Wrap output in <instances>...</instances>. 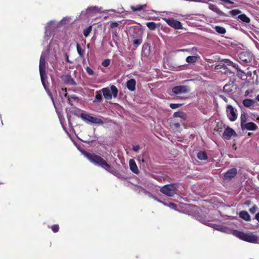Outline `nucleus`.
<instances>
[{
	"mask_svg": "<svg viewBox=\"0 0 259 259\" xmlns=\"http://www.w3.org/2000/svg\"><path fill=\"white\" fill-rule=\"evenodd\" d=\"M217 229L221 232L227 233H232L233 235L243 241L251 243L259 244V237L251 232L244 233L237 230H231L226 227H218Z\"/></svg>",
	"mask_w": 259,
	"mask_h": 259,
	"instance_id": "nucleus-1",
	"label": "nucleus"
},
{
	"mask_svg": "<svg viewBox=\"0 0 259 259\" xmlns=\"http://www.w3.org/2000/svg\"><path fill=\"white\" fill-rule=\"evenodd\" d=\"M81 152L94 164L100 166L110 172H112L113 170L111 165L101 157L94 154L87 153L85 151H82Z\"/></svg>",
	"mask_w": 259,
	"mask_h": 259,
	"instance_id": "nucleus-2",
	"label": "nucleus"
},
{
	"mask_svg": "<svg viewBox=\"0 0 259 259\" xmlns=\"http://www.w3.org/2000/svg\"><path fill=\"white\" fill-rule=\"evenodd\" d=\"M104 98L107 100H110L112 98V95L114 98L117 97L118 89L114 85L110 86V89L104 88L101 90Z\"/></svg>",
	"mask_w": 259,
	"mask_h": 259,
	"instance_id": "nucleus-3",
	"label": "nucleus"
},
{
	"mask_svg": "<svg viewBox=\"0 0 259 259\" xmlns=\"http://www.w3.org/2000/svg\"><path fill=\"white\" fill-rule=\"evenodd\" d=\"M238 58L240 63L243 65H247L251 62L253 56L250 52H242L239 54Z\"/></svg>",
	"mask_w": 259,
	"mask_h": 259,
	"instance_id": "nucleus-4",
	"label": "nucleus"
},
{
	"mask_svg": "<svg viewBox=\"0 0 259 259\" xmlns=\"http://www.w3.org/2000/svg\"><path fill=\"white\" fill-rule=\"evenodd\" d=\"M39 70L41 82L45 87V79L47 77L46 73V60L44 57L41 56L39 60Z\"/></svg>",
	"mask_w": 259,
	"mask_h": 259,
	"instance_id": "nucleus-5",
	"label": "nucleus"
},
{
	"mask_svg": "<svg viewBox=\"0 0 259 259\" xmlns=\"http://www.w3.org/2000/svg\"><path fill=\"white\" fill-rule=\"evenodd\" d=\"M78 118H80L87 122L100 123H102V120L97 117L91 116L90 114H75Z\"/></svg>",
	"mask_w": 259,
	"mask_h": 259,
	"instance_id": "nucleus-6",
	"label": "nucleus"
},
{
	"mask_svg": "<svg viewBox=\"0 0 259 259\" xmlns=\"http://www.w3.org/2000/svg\"><path fill=\"white\" fill-rule=\"evenodd\" d=\"M59 118L61 123V125L64 130L66 131L68 127H70L71 123L70 122L71 116L69 114H65V117L63 114H60Z\"/></svg>",
	"mask_w": 259,
	"mask_h": 259,
	"instance_id": "nucleus-7",
	"label": "nucleus"
},
{
	"mask_svg": "<svg viewBox=\"0 0 259 259\" xmlns=\"http://www.w3.org/2000/svg\"><path fill=\"white\" fill-rule=\"evenodd\" d=\"M161 191L168 196H172L176 193V188L174 185H167L161 189Z\"/></svg>",
	"mask_w": 259,
	"mask_h": 259,
	"instance_id": "nucleus-8",
	"label": "nucleus"
},
{
	"mask_svg": "<svg viewBox=\"0 0 259 259\" xmlns=\"http://www.w3.org/2000/svg\"><path fill=\"white\" fill-rule=\"evenodd\" d=\"M178 115V114H174V117L168 120L171 128L175 132H180V124L177 121L178 118L179 117Z\"/></svg>",
	"mask_w": 259,
	"mask_h": 259,
	"instance_id": "nucleus-9",
	"label": "nucleus"
},
{
	"mask_svg": "<svg viewBox=\"0 0 259 259\" xmlns=\"http://www.w3.org/2000/svg\"><path fill=\"white\" fill-rule=\"evenodd\" d=\"M165 22L168 25L176 29H182L183 28L181 23L173 18L171 19H164Z\"/></svg>",
	"mask_w": 259,
	"mask_h": 259,
	"instance_id": "nucleus-10",
	"label": "nucleus"
},
{
	"mask_svg": "<svg viewBox=\"0 0 259 259\" xmlns=\"http://www.w3.org/2000/svg\"><path fill=\"white\" fill-rule=\"evenodd\" d=\"M189 92L188 88L185 85H178L172 89V92L174 95H178L185 94Z\"/></svg>",
	"mask_w": 259,
	"mask_h": 259,
	"instance_id": "nucleus-11",
	"label": "nucleus"
},
{
	"mask_svg": "<svg viewBox=\"0 0 259 259\" xmlns=\"http://www.w3.org/2000/svg\"><path fill=\"white\" fill-rule=\"evenodd\" d=\"M236 136L235 132L229 127H227L223 133V137L227 140H229L232 137Z\"/></svg>",
	"mask_w": 259,
	"mask_h": 259,
	"instance_id": "nucleus-12",
	"label": "nucleus"
},
{
	"mask_svg": "<svg viewBox=\"0 0 259 259\" xmlns=\"http://www.w3.org/2000/svg\"><path fill=\"white\" fill-rule=\"evenodd\" d=\"M62 80L66 84L76 85V83L70 75L67 74L62 77Z\"/></svg>",
	"mask_w": 259,
	"mask_h": 259,
	"instance_id": "nucleus-13",
	"label": "nucleus"
},
{
	"mask_svg": "<svg viewBox=\"0 0 259 259\" xmlns=\"http://www.w3.org/2000/svg\"><path fill=\"white\" fill-rule=\"evenodd\" d=\"M257 128V125L253 122H249L246 123L245 124H242V129L247 130L248 131H255Z\"/></svg>",
	"mask_w": 259,
	"mask_h": 259,
	"instance_id": "nucleus-14",
	"label": "nucleus"
},
{
	"mask_svg": "<svg viewBox=\"0 0 259 259\" xmlns=\"http://www.w3.org/2000/svg\"><path fill=\"white\" fill-rule=\"evenodd\" d=\"M136 81L135 79H130L126 82V87L130 91H134L136 89Z\"/></svg>",
	"mask_w": 259,
	"mask_h": 259,
	"instance_id": "nucleus-15",
	"label": "nucleus"
},
{
	"mask_svg": "<svg viewBox=\"0 0 259 259\" xmlns=\"http://www.w3.org/2000/svg\"><path fill=\"white\" fill-rule=\"evenodd\" d=\"M129 165L130 169L135 174L139 173V169L135 161L133 159H130L129 161Z\"/></svg>",
	"mask_w": 259,
	"mask_h": 259,
	"instance_id": "nucleus-16",
	"label": "nucleus"
},
{
	"mask_svg": "<svg viewBox=\"0 0 259 259\" xmlns=\"http://www.w3.org/2000/svg\"><path fill=\"white\" fill-rule=\"evenodd\" d=\"M209 9L213 11V12L217 13L218 15L222 16H227V15L223 12V11H221L219 8L214 5H210L209 6Z\"/></svg>",
	"mask_w": 259,
	"mask_h": 259,
	"instance_id": "nucleus-17",
	"label": "nucleus"
},
{
	"mask_svg": "<svg viewBox=\"0 0 259 259\" xmlns=\"http://www.w3.org/2000/svg\"><path fill=\"white\" fill-rule=\"evenodd\" d=\"M237 170L235 168H232L229 170L224 175L225 179H230L234 177L236 174Z\"/></svg>",
	"mask_w": 259,
	"mask_h": 259,
	"instance_id": "nucleus-18",
	"label": "nucleus"
},
{
	"mask_svg": "<svg viewBox=\"0 0 259 259\" xmlns=\"http://www.w3.org/2000/svg\"><path fill=\"white\" fill-rule=\"evenodd\" d=\"M255 102V101L253 100L246 99L243 101V104L246 107H250L254 106Z\"/></svg>",
	"mask_w": 259,
	"mask_h": 259,
	"instance_id": "nucleus-19",
	"label": "nucleus"
},
{
	"mask_svg": "<svg viewBox=\"0 0 259 259\" xmlns=\"http://www.w3.org/2000/svg\"><path fill=\"white\" fill-rule=\"evenodd\" d=\"M237 18L244 23H249L250 22V18L244 14L239 15Z\"/></svg>",
	"mask_w": 259,
	"mask_h": 259,
	"instance_id": "nucleus-20",
	"label": "nucleus"
},
{
	"mask_svg": "<svg viewBox=\"0 0 259 259\" xmlns=\"http://www.w3.org/2000/svg\"><path fill=\"white\" fill-rule=\"evenodd\" d=\"M146 7H147L146 4L138 5L136 6H131V9L133 10V11L136 12V11H141V10L145 9Z\"/></svg>",
	"mask_w": 259,
	"mask_h": 259,
	"instance_id": "nucleus-21",
	"label": "nucleus"
},
{
	"mask_svg": "<svg viewBox=\"0 0 259 259\" xmlns=\"http://www.w3.org/2000/svg\"><path fill=\"white\" fill-rule=\"evenodd\" d=\"M198 56H189L187 57L186 60L188 63H194L198 60Z\"/></svg>",
	"mask_w": 259,
	"mask_h": 259,
	"instance_id": "nucleus-22",
	"label": "nucleus"
},
{
	"mask_svg": "<svg viewBox=\"0 0 259 259\" xmlns=\"http://www.w3.org/2000/svg\"><path fill=\"white\" fill-rule=\"evenodd\" d=\"M142 36H140L137 39H133V45L134 47L137 48L142 43Z\"/></svg>",
	"mask_w": 259,
	"mask_h": 259,
	"instance_id": "nucleus-23",
	"label": "nucleus"
},
{
	"mask_svg": "<svg viewBox=\"0 0 259 259\" xmlns=\"http://www.w3.org/2000/svg\"><path fill=\"white\" fill-rule=\"evenodd\" d=\"M233 89L234 87L232 84H226L223 88L224 91L228 93L232 92L234 90Z\"/></svg>",
	"mask_w": 259,
	"mask_h": 259,
	"instance_id": "nucleus-24",
	"label": "nucleus"
},
{
	"mask_svg": "<svg viewBox=\"0 0 259 259\" xmlns=\"http://www.w3.org/2000/svg\"><path fill=\"white\" fill-rule=\"evenodd\" d=\"M239 215L240 218L245 220V221H249L250 220V215L247 212L245 211H242L240 212Z\"/></svg>",
	"mask_w": 259,
	"mask_h": 259,
	"instance_id": "nucleus-25",
	"label": "nucleus"
},
{
	"mask_svg": "<svg viewBox=\"0 0 259 259\" xmlns=\"http://www.w3.org/2000/svg\"><path fill=\"white\" fill-rule=\"evenodd\" d=\"M214 28L215 30L219 34H224L226 32V29L223 27L216 26Z\"/></svg>",
	"mask_w": 259,
	"mask_h": 259,
	"instance_id": "nucleus-26",
	"label": "nucleus"
},
{
	"mask_svg": "<svg viewBox=\"0 0 259 259\" xmlns=\"http://www.w3.org/2000/svg\"><path fill=\"white\" fill-rule=\"evenodd\" d=\"M146 26L151 30H154L156 27L157 24L154 22H148L146 23Z\"/></svg>",
	"mask_w": 259,
	"mask_h": 259,
	"instance_id": "nucleus-27",
	"label": "nucleus"
},
{
	"mask_svg": "<svg viewBox=\"0 0 259 259\" xmlns=\"http://www.w3.org/2000/svg\"><path fill=\"white\" fill-rule=\"evenodd\" d=\"M76 49L79 56L81 57H83L84 56L85 50L82 49L78 44H77Z\"/></svg>",
	"mask_w": 259,
	"mask_h": 259,
	"instance_id": "nucleus-28",
	"label": "nucleus"
},
{
	"mask_svg": "<svg viewBox=\"0 0 259 259\" xmlns=\"http://www.w3.org/2000/svg\"><path fill=\"white\" fill-rule=\"evenodd\" d=\"M102 99V96L100 92H97L94 102H100Z\"/></svg>",
	"mask_w": 259,
	"mask_h": 259,
	"instance_id": "nucleus-29",
	"label": "nucleus"
},
{
	"mask_svg": "<svg viewBox=\"0 0 259 259\" xmlns=\"http://www.w3.org/2000/svg\"><path fill=\"white\" fill-rule=\"evenodd\" d=\"M92 30V26H90L83 31V34L84 36L88 37Z\"/></svg>",
	"mask_w": 259,
	"mask_h": 259,
	"instance_id": "nucleus-30",
	"label": "nucleus"
},
{
	"mask_svg": "<svg viewBox=\"0 0 259 259\" xmlns=\"http://www.w3.org/2000/svg\"><path fill=\"white\" fill-rule=\"evenodd\" d=\"M197 157L200 160H205L207 158L206 153L203 152H199L197 154Z\"/></svg>",
	"mask_w": 259,
	"mask_h": 259,
	"instance_id": "nucleus-31",
	"label": "nucleus"
},
{
	"mask_svg": "<svg viewBox=\"0 0 259 259\" xmlns=\"http://www.w3.org/2000/svg\"><path fill=\"white\" fill-rule=\"evenodd\" d=\"M140 36H142V32L139 30L131 35V37L133 39H137Z\"/></svg>",
	"mask_w": 259,
	"mask_h": 259,
	"instance_id": "nucleus-32",
	"label": "nucleus"
},
{
	"mask_svg": "<svg viewBox=\"0 0 259 259\" xmlns=\"http://www.w3.org/2000/svg\"><path fill=\"white\" fill-rule=\"evenodd\" d=\"M241 11L238 9L232 10L229 12V14L232 16H236L238 14H241Z\"/></svg>",
	"mask_w": 259,
	"mask_h": 259,
	"instance_id": "nucleus-33",
	"label": "nucleus"
},
{
	"mask_svg": "<svg viewBox=\"0 0 259 259\" xmlns=\"http://www.w3.org/2000/svg\"><path fill=\"white\" fill-rule=\"evenodd\" d=\"M110 63V60L109 59H105L102 62V65L104 67H107L108 66H109Z\"/></svg>",
	"mask_w": 259,
	"mask_h": 259,
	"instance_id": "nucleus-34",
	"label": "nucleus"
},
{
	"mask_svg": "<svg viewBox=\"0 0 259 259\" xmlns=\"http://www.w3.org/2000/svg\"><path fill=\"white\" fill-rule=\"evenodd\" d=\"M227 112L228 113H235L234 108L231 105H228L226 109Z\"/></svg>",
	"mask_w": 259,
	"mask_h": 259,
	"instance_id": "nucleus-35",
	"label": "nucleus"
},
{
	"mask_svg": "<svg viewBox=\"0 0 259 259\" xmlns=\"http://www.w3.org/2000/svg\"><path fill=\"white\" fill-rule=\"evenodd\" d=\"M246 115L245 114H241V127H242V124H245L246 123Z\"/></svg>",
	"mask_w": 259,
	"mask_h": 259,
	"instance_id": "nucleus-36",
	"label": "nucleus"
},
{
	"mask_svg": "<svg viewBox=\"0 0 259 259\" xmlns=\"http://www.w3.org/2000/svg\"><path fill=\"white\" fill-rule=\"evenodd\" d=\"M228 117L231 121H235L237 117L236 114H228Z\"/></svg>",
	"mask_w": 259,
	"mask_h": 259,
	"instance_id": "nucleus-37",
	"label": "nucleus"
},
{
	"mask_svg": "<svg viewBox=\"0 0 259 259\" xmlns=\"http://www.w3.org/2000/svg\"><path fill=\"white\" fill-rule=\"evenodd\" d=\"M85 70L88 74H89L90 75H93L95 74L94 71L90 67L88 66L85 68Z\"/></svg>",
	"mask_w": 259,
	"mask_h": 259,
	"instance_id": "nucleus-38",
	"label": "nucleus"
},
{
	"mask_svg": "<svg viewBox=\"0 0 259 259\" xmlns=\"http://www.w3.org/2000/svg\"><path fill=\"white\" fill-rule=\"evenodd\" d=\"M181 106V104H174V103H171L170 104V107L172 109H177L179 107H180Z\"/></svg>",
	"mask_w": 259,
	"mask_h": 259,
	"instance_id": "nucleus-39",
	"label": "nucleus"
},
{
	"mask_svg": "<svg viewBox=\"0 0 259 259\" xmlns=\"http://www.w3.org/2000/svg\"><path fill=\"white\" fill-rule=\"evenodd\" d=\"M118 25H119L118 23L116 22H111L110 24V27L111 28H114L118 27Z\"/></svg>",
	"mask_w": 259,
	"mask_h": 259,
	"instance_id": "nucleus-40",
	"label": "nucleus"
},
{
	"mask_svg": "<svg viewBox=\"0 0 259 259\" xmlns=\"http://www.w3.org/2000/svg\"><path fill=\"white\" fill-rule=\"evenodd\" d=\"M52 231L56 233L59 230V226L57 225H55L52 226L51 227Z\"/></svg>",
	"mask_w": 259,
	"mask_h": 259,
	"instance_id": "nucleus-41",
	"label": "nucleus"
},
{
	"mask_svg": "<svg viewBox=\"0 0 259 259\" xmlns=\"http://www.w3.org/2000/svg\"><path fill=\"white\" fill-rule=\"evenodd\" d=\"M180 51H188V52H190V51L189 50H188V49H181L180 50ZM197 51V49L196 48H195V47H193L191 50V52L192 53V52H196Z\"/></svg>",
	"mask_w": 259,
	"mask_h": 259,
	"instance_id": "nucleus-42",
	"label": "nucleus"
},
{
	"mask_svg": "<svg viewBox=\"0 0 259 259\" xmlns=\"http://www.w3.org/2000/svg\"><path fill=\"white\" fill-rule=\"evenodd\" d=\"M88 10L90 12H97L98 10V8L97 7H92L88 8Z\"/></svg>",
	"mask_w": 259,
	"mask_h": 259,
	"instance_id": "nucleus-43",
	"label": "nucleus"
},
{
	"mask_svg": "<svg viewBox=\"0 0 259 259\" xmlns=\"http://www.w3.org/2000/svg\"><path fill=\"white\" fill-rule=\"evenodd\" d=\"M256 209L257 207L254 206L249 209V211L252 213H254L256 211Z\"/></svg>",
	"mask_w": 259,
	"mask_h": 259,
	"instance_id": "nucleus-44",
	"label": "nucleus"
},
{
	"mask_svg": "<svg viewBox=\"0 0 259 259\" xmlns=\"http://www.w3.org/2000/svg\"><path fill=\"white\" fill-rule=\"evenodd\" d=\"M168 207L173 209H176V205L173 203H169L168 204Z\"/></svg>",
	"mask_w": 259,
	"mask_h": 259,
	"instance_id": "nucleus-45",
	"label": "nucleus"
},
{
	"mask_svg": "<svg viewBox=\"0 0 259 259\" xmlns=\"http://www.w3.org/2000/svg\"><path fill=\"white\" fill-rule=\"evenodd\" d=\"M140 146L139 145H135L133 147V149L135 152H138L140 149Z\"/></svg>",
	"mask_w": 259,
	"mask_h": 259,
	"instance_id": "nucleus-46",
	"label": "nucleus"
},
{
	"mask_svg": "<svg viewBox=\"0 0 259 259\" xmlns=\"http://www.w3.org/2000/svg\"><path fill=\"white\" fill-rule=\"evenodd\" d=\"M155 200H156L157 201H158V202H159L160 203H161L162 204H163L165 206H168V204L169 203H165V202H162V201L161 200H159L156 198H155Z\"/></svg>",
	"mask_w": 259,
	"mask_h": 259,
	"instance_id": "nucleus-47",
	"label": "nucleus"
},
{
	"mask_svg": "<svg viewBox=\"0 0 259 259\" xmlns=\"http://www.w3.org/2000/svg\"><path fill=\"white\" fill-rule=\"evenodd\" d=\"M222 2H225V3H228V4H234V2L230 1V0H221Z\"/></svg>",
	"mask_w": 259,
	"mask_h": 259,
	"instance_id": "nucleus-48",
	"label": "nucleus"
},
{
	"mask_svg": "<svg viewBox=\"0 0 259 259\" xmlns=\"http://www.w3.org/2000/svg\"><path fill=\"white\" fill-rule=\"evenodd\" d=\"M65 56H66V61L68 62V63H71V62L70 61V60L69 59V57L67 55V54H65Z\"/></svg>",
	"mask_w": 259,
	"mask_h": 259,
	"instance_id": "nucleus-49",
	"label": "nucleus"
},
{
	"mask_svg": "<svg viewBox=\"0 0 259 259\" xmlns=\"http://www.w3.org/2000/svg\"><path fill=\"white\" fill-rule=\"evenodd\" d=\"M255 219L259 222V212L257 213L255 215Z\"/></svg>",
	"mask_w": 259,
	"mask_h": 259,
	"instance_id": "nucleus-50",
	"label": "nucleus"
},
{
	"mask_svg": "<svg viewBox=\"0 0 259 259\" xmlns=\"http://www.w3.org/2000/svg\"><path fill=\"white\" fill-rule=\"evenodd\" d=\"M114 36H118V34H117V32L116 31H115L113 33V35H112V37H114Z\"/></svg>",
	"mask_w": 259,
	"mask_h": 259,
	"instance_id": "nucleus-51",
	"label": "nucleus"
},
{
	"mask_svg": "<svg viewBox=\"0 0 259 259\" xmlns=\"http://www.w3.org/2000/svg\"><path fill=\"white\" fill-rule=\"evenodd\" d=\"M222 66V65H220V64H219V65H218L215 66V69H220V68H221Z\"/></svg>",
	"mask_w": 259,
	"mask_h": 259,
	"instance_id": "nucleus-52",
	"label": "nucleus"
},
{
	"mask_svg": "<svg viewBox=\"0 0 259 259\" xmlns=\"http://www.w3.org/2000/svg\"><path fill=\"white\" fill-rule=\"evenodd\" d=\"M255 99L257 101L259 102V94L256 96Z\"/></svg>",
	"mask_w": 259,
	"mask_h": 259,
	"instance_id": "nucleus-53",
	"label": "nucleus"
},
{
	"mask_svg": "<svg viewBox=\"0 0 259 259\" xmlns=\"http://www.w3.org/2000/svg\"><path fill=\"white\" fill-rule=\"evenodd\" d=\"M249 94V91H246L245 93V96H247Z\"/></svg>",
	"mask_w": 259,
	"mask_h": 259,
	"instance_id": "nucleus-54",
	"label": "nucleus"
},
{
	"mask_svg": "<svg viewBox=\"0 0 259 259\" xmlns=\"http://www.w3.org/2000/svg\"><path fill=\"white\" fill-rule=\"evenodd\" d=\"M174 113H176V114H177V113H183V112H180V111H177V112H175Z\"/></svg>",
	"mask_w": 259,
	"mask_h": 259,
	"instance_id": "nucleus-55",
	"label": "nucleus"
},
{
	"mask_svg": "<svg viewBox=\"0 0 259 259\" xmlns=\"http://www.w3.org/2000/svg\"><path fill=\"white\" fill-rule=\"evenodd\" d=\"M62 90H64V91H65V92H67V89H66V88H65V89H62Z\"/></svg>",
	"mask_w": 259,
	"mask_h": 259,
	"instance_id": "nucleus-56",
	"label": "nucleus"
},
{
	"mask_svg": "<svg viewBox=\"0 0 259 259\" xmlns=\"http://www.w3.org/2000/svg\"><path fill=\"white\" fill-rule=\"evenodd\" d=\"M233 67H236V64H233ZM237 66H238V65H237Z\"/></svg>",
	"mask_w": 259,
	"mask_h": 259,
	"instance_id": "nucleus-57",
	"label": "nucleus"
},
{
	"mask_svg": "<svg viewBox=\"0 0 259 259\" xmlns=\"http://www.w3.org/2000/svg\"><path fill=\"white\" fill-rule=\"evenodd\" d=\"M214 130H216V131H219V128H215Z\"/></svg>",
	"mask_w": 259,
	"mask_h": 259,
	"instance_id": "nucleus-58",
	"label": "nucleus"
}]
</instances>
